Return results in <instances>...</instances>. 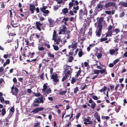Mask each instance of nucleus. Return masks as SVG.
Segmentation results:
<instances>
[{"instance_id": "nucleus-6", "label": "nucleus", "mask_w": 127, "mask_h": 127, "mask_svg": "<svg viewBox=\"0 0 127 127\" xmlns=\"http://www.w3.org/2000/svg\"><path fill=\"white\" fill-rule=\"evenodd\" d=\"M48 21L49 23L50 27H53L55 25V22L54 20L51 18H48Z\"/></svg>"}, {"instance_id": "nucleus-29", "label": "nucleus", "mask_w": 127, "mask_h": 127, "mask_svg": "<svg viewBox=\"0 0 127 127\" xmlns=\"http://www.w3.org/2000/svg\"><path fill=\"white\" fill-rule=\"evenodd\" d=\"M39 112L38 109L36 108L32 111V113H33L34 114H36L38 113Z\"/></svg>"}, {"instance_id": "nucleus-40", "label": "nucleus", "mask_w": 127, "mask_h": 127, "mask_svg": "<svg viewBox=\"0 0 127 127\" xmlns=\"http://www.w3.org/2000/svg\"><path fill=\"white\" fill-rule=\"evenodd\" d=\"M125 14V12H124L123 11L120 13L119 15V17H120L122 18L124 16Z\"/></svg>"}, {"instance_id": "nucleus-20", "label": "nucleus", "mask_w": 127, "mask_h": 127, "mask_svg": "<svg viewBox=\"0 0 127 127\" xmlns=\"http://www.w3.org/2000/svg\"><path fill=\"white\" fill-rule=\"evenodd\" d=\"M53 81H54L53 83L54 85H56L57 83H59V80L57 78L54 79L53 80Z\"/></svg>"}, {"instance_id": "nucleus-59", "label": "nucleus", "mask_w": 127, "mask_h": 127, "mask_svg": "<svg viewBox=\"0 0 127 127\" xmlns=\"http://www.w3.org/2000/svg\"><path fill=\"white\" fill-rule=\"evenodd\" d=\"M39 112L40 111H42L44 109V108L43 107H41L37 108Z\"/></svg>"}, {"instance_id": "nucleus-38", "label": "nucleus", "mask_w": 127, "mask_h": 127, "mask_svg": "<svg viewBox=\"0 0 127 127\" xmlns=\"http://www.w3.org/2000/svg\"><path fill=\"white\" fill-rule=\"evenodd\" d=\"M33 94L36 96L38 97L40 96L41 95V94L39 92L36 93L34 92Z\"/></svg>"}, {"instance_id": "nucleus-18", "label": "nucleus", "mask_w": 127, "mask_h": 127, "mask_svg": "<svg viewBox=\"0 0 127 127\" xmlns=\"http://www.w3.org/2000/svg\"><path fill=\"white\" fill-rule=\"evenodd\" d=\"M103 4H98L96 8H98L100 9V10H102L103 9Z\"/></svg>"}, {"instance_id": "nucleus-27", "label": "nucleus", "mask_w": 127, "mask_h": 127, "mask_svg": "<svg viewBox=\"0 0 127 127\" xmlns=\"http://www.w3.org/2000/svg\"><path fill=\"white\" fill-rule=\"evenodd\" d=\"M47 8V6H43L42 7L40 8V11L42 12V11H43L44 10H45Z\"/></svg>"}, {"instance_id": "nucleus-31", "label": "nucleus", "mask_w": 127, "mask_h": 127, "mask_svg": "<svg viewBox=\"0 0 127 127\" xmlns=\"http://www.w3.org/2000/svg\"><path fill=\"white\" fill-rule=\"evenodd\" d=\"M77 80V79L76 78H75L74 77L72 78L71 83L72 84H73Z\"/></svg>"}, {"instance_id": "nucleus-48", "label": "nucleus", "mask_w": 127, "mask_h": 127, "mask_svg": "<svg viewBox=\"0 0 127 127\" xmlns=\"http://www.w3.org/2000/svg\"><path fill=\"white\" fill-rule=\"evenodd\" d=\"M110 54L111 55L115 53V50L114 49L110 50H109Z\"/></svg>"}, {"instance_id": "nucleus-16", "label": "nucleus", "mask_w": 127, "mask_h": 127, "mask_svg": "<svg viewBox=\"0 0 127 127\" xmlns=\"http://www.w3.org/2000/svg\"><path fill=\"white\" fill-rule=\"evenodd\" d=\"M104 18L100 17L99 20L97 21L98 24V25H102L101 23L103 20Z\"/></svg>"}, {"instance_id": "nucleus-62", "label": "nucleus", "mask_w": 127, "mask_h": 127, "mask_svg": "<svg viewBox=\"0 0 127 127\" xmlns=\"http://www.w3.org/2000/svg\"><path fill=\"white\" fill-rule=\"evenodd\" d=\"M92 97L93 99L95 100H97L98 99L97 97L96 96L93 95Z\"/></svg>"}, {"instance_id": "nucleus-53", "label": "nucleus", "mask_w": 127, "mask_h": 127, "mask_svg": "<svg viewBox=\"0 0 127 127\" xmlns=\"http://www.w3.org/2000/svg\"><path fill=\"white\" fill-rule=\"evenodd\" d=\"M107 39V38L105 37L103 38H101L100 40V41L101 42H102L103 41L106 40Z\"/></svg>"}, {"instance_id": "nucleus-34", "label": "nucleus", "mask_w": 127, "mask_h": 127, "mask_svg": "<svg viewBox=\"0 0 127 127\" xmlns=\"http://www.w3.org/2000/svg\"><path fill=\"white\" fill-rule=\"evenodd\" d=\"M121 57H120L119 59H116L113 62V64H115L118 62H119L120 61V59L121 58Z\"/></svg>"}, {"instance_id": "nucleus-33", "label": "nucleus", "mask_w": 127, "mask_h": 127, "mask_svg": "<svg viewBox=\"0 0 127 127\" xmlns=\"http://www.w3.org/2000/svg\"><path fill=\"white\" fill-rule=\"evenodd\" d=\"M34 103H36L38 104H39V99H38V97L37 98H36L33 101Z\"/></svg>"}, {"instance_id": "nucleus-57", "label": "nucleus", "mask_w": 127, "mask_h": 127, "mask_svg": "<svg viewBox=\"0 0 127 127\" xmlns=\"http://www.w3.org/2000/svg\"><path fill=\"white\" fill-rule=\"evenodd\" d=\"M109 36H112V31H108L107 32Z\"/></svg>"}, {"instance_id": "nucleus-7", "label": "nucleus", "mask_w": 127, "mask_h": 127, "mask_svg": "<svg viewBox=\"0 0 127 127\" xmlns=\"http://www.w3.org/2000/svg\"><path fill=\"white\" fill-rule=\"evenodd\" d=\"M11 24L12 26L14 28H16L18 27L19 25L18 23L16 22L15 21L13 20H11Z\"/></svg>"}, {"instance_id": "nucleus-28", "label": "nucleus", "mask_w": 127, "mask_h": 127, "mask_svg": "<svg viewBox=\"0 0 127 127\" xmlns=\"http://www.w3.org/2000/svg\"><path fill=\"white\" fill-rule=\"evenodd\" d=\"M91 107L92 109H94L95 108L96 106V104L94 101L91 103Z\"/></svg>"}, {"instance_id": "nucleus-13", "label": "nucleus", "mask_w": 127, "mask_h": 127, "mask_svg": "<svg viewBox=\"0 0 127 127\" xmlns=\"http://www.w3.org/2000/svg\"><path fill=\"white\" fill-rule=\"evenodd\" d=\"M29 51V52H28L27 55V56L28 57H29L30 56L31 58H33L35 54V53L34 52H33L31 54V52H30Z\"/></svg>"}, {"instance_id": "nucleus-24", "label": "nucleus", "mask_w": 127, "mask_h": 127, "mask_svg": "<svg viewBox=\"0 0 127 127\" xmlns=\"http://www.w3.org/2000/svg\"><path fill=\"white\" fill-rule=\"evenodd\" d=\"M61 7L60 5H54L53 6V9L55 10H58V8Z\"/></svg>"}, {"instance_id": "nucleus-61", "label": "nucleus", "mask_w": 127, "mask_h": 127, "mask_svg": "<svg viewBox=\"0 0 127 127\" xmlns=\"http://www.w3.org/2000/svg\"><path fill=\"white\" fill-rule=\"evenodd\" d=\"M105 71H106V70H105L104 69H103L99 70V72H100V73L102 74L105 73Z\"/></svg>"}, {"instance_id": "nucleus-2", "label": "nucleus", "mask_w": 127, "mask_h": 127, "mask_svg": "<svg viewBox=\"0 0 127 127\" xmlns=\"http://www.w3.org/2000/svg\"><path fill=\"white\" fill-rule=\"evenodd\" d=\"M102 29V25H98L96 28V30L95 32L96 35L98 37H100Z\"/></svg>"}, {"instance_id": "nucleus-23", "label": "nucleus", "mask_w": 127, "mask_h": 127, "mask_svg": "<svg viewBox=\"0 0 127 127\" xmlns=\"http://www.w3.org/2000/svg\"><path fill=\"white\" fill-rule=\"evenodd\" d=\"M69 9L70 10L71 9V7L73 5H75V4H73V3L72 2H70L68 4Z\"/></svg>"}, {"instance_id": "nucleus-43", "label": "nucleus", "mask_w": 127, "mask_h": 127, "mask_svg": "<svg viewBox=\"0 0 127 127\" xmlns=\"http://www.w3.org/2000/svg\"><path fill=\"white\" fill-rule=\"evenodd\" d=\"M51 90L50 89V88L48 89L47 90L46 92L45 93V94H49L50 93H51Z\"/></svg>"}, {"instance_id": "nucleus-58", "label": "nucleus", "mask_w": 127, "mask_h": 127, "mask_svg": "<svg viewBox=\"0 0 127 127\" xmlns=\"http://www.w3.org/2000/svg\"><path fill=\"white\" fill-rule=\"evenodd\" d=\"M45 45L48 48H49L50 47V46L49 44L45 43H44Z\"/></svg>"}, {"instance_id": "nucleus-5", "label": "nucleus", "mask_w": 127, "mask_h": 127, "mask_svg": "<svg viewBox=\"0 0 127 127\" xmlns=\"http://www.w3.org/2000/svg\"><path fill=\"white\" fill-rule=\"evenodd\" d=\"M39 22L36 21L35 23V26H36L37 29L39 31H40L41 30V28L42 27V24L40 23Z\"/></svg>"}, {"instance_id": "nucleus-9", "label": "nucleus", "mask_w": 127, "mask_h": 127, "mask_svg": "<svg viewBox=\"0 0 127 127\" xmlns=\"http://www.w3.org/2000/svg\"><path fill=\"white\" fill-rule=\"evenodd\" d=\"M71 47L73 51L77 47V43L75 41H74L72 43Z\"/></svg>"}, {"instance_id": "nucleus-1", "label": "nucleus", "mask_w": 127, "mask_h": 127, "mask_svg": "<svg viewBox=\"0 0 127 127\" xmlns=\"http://www.w3.org/2000/svg\"><path fill=\"white\" fill-rule=\"evenodd\" d=\"M73 69L70 66L68 65L64 68V73L65 75L69 76L72 72Z\"/></svg>"}, {"instance_id": "nucleus-4", "label": "nucleus", "mask_w": 127, "mask_h": 127, "mask_svg": "<svg viewBox=\"0 0 127 127\" xmlns=\"http://www.w3.org/2000/svg\"><path fill=\"white\" fill-rule=\"evenodd\" d=\"M116 3L114 2H108L105 4V7L108 8L111 6L115 7L116 6Z\"/></svg>"}, {"instance_id": "nucleus-37", "label": "nucleus", "mask_w": 127, "mask_h": 127, "mask_svg": "<svg viewBox=\"0 0 127 127\" xmlns=\"http://www.w3.org/2000/svg\"><path fill=\"white\" fill-rule=\"evenodd\" d=\"M12 10H14V9H12V8H11V10H8V11H9V12H10V18H12ZM13 12H15H15L13 11Z\"/></svg>"}, {"instance_id": "nucleus-50", "label": "nucleus", "mask_w": 127, "mask_h": 127, "mask_svg": "<svg viewBox=\"0 0 127 127\" xmlns=\"http://www.w3.org/2000/svg\"><path fill=\"white\" fill-rule=\"evenodd\" d=\"M14 106L12 107L10 109V112H12V113H13L14 112Z\"/></svg>"}, {"instance_id": "nucleus-49", "label": "nucleus", "mask_w": 127, "mask_h": 127, "mask_svg": "<svg viewBox=\"0 0 127 127\" xmlns=\"http://www.w3.org/2000/svg\"><path fill=\"white\" fill-rule=\"evenodd\" d=\"M78 90V88L77 87H76V88L74 89V93L76 94Z\"/></svg>"}, {"instance_id": "nucleus-42", "label": "nucleus", "mask_w": 127, "mask_h": 127, "mask_svg": "<svg viewBox=\"0 0 127 127\" xmlns=\"http://www.w3.org/2000/svg\"><path fill=\"white\" fill-rule=\"evenodd\" d=\"M87 118H84V120L86 121V122H88L89 121L90 119V117L89 116H88L87 117Z\"/></svg>"}, {"instance_id": "nucleus-46", "label": "nucleus", "mask_w": 127, "mask_h": 127, "mask_svg": "<svg viewBox=\"0 0 127 127\" xmlns=\"http://www.w3.org/2000/svg\"><path fill=\"white\" fill-rule=\"evenodd\" d=\"M54 49L55 51H57L59 49V48L57 46L53 45Z\"/></svg>"}, {"instance_id": "nucleus-44", "label": "nucleus", "mask_w": 127, "mask_h": 127, "mask_svg": "<svg viewBox=\"0 0 127 127\" xmlns=\"http://www.w3.org/2000/svg\"><path fill=\"white\" fill-rule=\"evenodd\" d=\"M40 123L38 122V123H35L34 126V127H40Z\"/></svg>"}, {"instance_id": "nucleus-39", "label": "nucleus", "mask_w": 127, "mask_h": 127, "mask_svg": "<svg viewBox=\"0 0 127 127\" xmlns=\"http://www.w3.org/2000/svg\"><path fill=\"white\" fill-rule=\"evenodd\" d=\"M38 50L40 51L43 50L45 49V48L42 47H40L39 46L38 47Z\"/></svg>"}, {"instance_id": "nucleus-3", "label": "nucleus", "mask_w": 127, "mask_h": 127, "mask_svg": "<svg viewBox=\"0 0 127 127\" xmlns=\"http://www.w3.org/2000/svg\"><path fill=\"white\" fill-rule=\"evenodd\" d=\"M32 41L31 39V38H26L25 39V42H26L25 44L26 45H27V47L28 46H32V47L34 46V42H32L30 43L31 41Z\"/></svg>"}, {"instance_id": "nucleus-56", "label": "nucleus", "mask_w": 127, "mask_h": 127, "mask_svg": "<svg viewBox=\"0 0 127 127\" xmlns=\"http://www.w3.org/2000/svg\"><path fill=\"white\" fill-rule=\"evenodd\" d=\"M66 93V91H61L59 93V94L61 95H64Z\"/></svg>"}, {"instance_id": "nucleus-35", "label": "nucleus", "mask_w": 127, "mask_h": 127, "mask_svg": "<svg viewBox=\"0 0 127 127\" xmlns=\"http://www.w3.org/2000/svg\"><path fill=\"white\" fill-rule=\"evenodd\" d=\"M73 59V58L72 56H70L68 59V61L69 62H71Z\"/></svg>"}, {"instance_id": "nucleus-63", "label": "nucleus", "mask_w": 127, "mask_h": 127, "mask_svg": "<svg viewBox=\"0 0 127 127\" xmlns=\"http://www.w3.org/2000/svg\"><path fill=\"white\" fill-rule=\"evenodd\" d=\"M42 12L45 14H48L49 12V11L48 10H45L43 11H42Z\"/></svg>"}, {"instance_id": "nucleus-41", "label": "nucleus", "mask_w": 127, "mask_h": 127, "mask_svg": "<svg viewBox=\"0 0 127 127\" xmlns=\"http://www.w3.org/2000/svg\"><path fill=\"white\" fill-rule=\"evenodd\" d=\"M6 113V110L5 109H2V110L1 114L2 116L4 115Z\"/></svg>"}, {"instance_id": "nucleus-60", "label": "nucleus", "mask_w": 127, "mask_h": 127, "mask_svg": "<svg viewBox=\"0 0 127 127\" xmlns=\"http://www.w3.org/2000/svg\"><path fill=\"white\" fill-rule=\"evenodd\" d=\"M55 1L57 2L58 4H60L63 2L62 0H55Z\"/></svg>"}, {"instance_id": "nucleus-45", "label": "nucleus", "mask_w": 127, "mask_h": 127, "mask_svg": "<svg viewBox=\"0 0 127 127\" xmlns=\"http://www.w3.org/2000/svg\"><path fill=\"white\" fill-rule=\"evenodd\" d=\"M101 118L102 119H106L108 120L110 118L108 116H102L101 117Z\"/></svg>"}, {"instance_id": "nucleus-47", "label": "nucleus", "mask_w": 127, "mask_h": 127, "mask_svg": "<svg viewBox=\"0 0 127 127\" xmlns=\"http://www.w3.org/2000/svg\"><path fill=\"white\" fill-rule=\"evenodd\" d=\"M60 40L61 39L60 38L57 39V38H56V40H55L56 41H54L56 42L55 43L56 44H59L60 43Z\"/></svg>"}, {"instance_id": "nucleus-14", "label": "nucleus", "mask_w": 127, "mask_h": 127, "mask_svg": "<svg viewBox=\"0 0 127 127\" xmlns=\"http://www.w3.org/2000/svg\"><path fill=\"white\" fill-rule=\"evenodd\" d=\"M62 13L63 14L65 15L68 13V9L67 8H65L62 10Z\"/></svg>"}, {"instance_id": "nucleus-36", "label": "nucleus", "mask_w": 127, "mask_h": 127, "mask_svg": "<svg viewBox=\"0 0 127 127\" xmlns=\"http://www.w3.org/2000/svg\"><path fill=\"white\" fill-rule=\"evenodd\" d=\"M65 76H64L62 78V81H64L69 76L68 75H65Z\"/></svg>"}, {"instance_id": "nucleus-54", "label": "nucleus", "mask_w": 127, "mask_h": 127, "mask_svg": "<svg viewBox=\"0 0 127 127\" xmlns=\"http://www.w3.org/2000/svg\"><path fill=\"white\" fill-rule=\"evenodd\" d=\"M32 105L33 106V107H37L39 105L37 103H34V102H33V104H32Z\"/></svg>"}, {"instance_id": "nucleus-11", "label": "nucleus", "mask_w": 127, "mask_h": 127, "mask_svg": "<svg viewBox=\"0 0 127 127\" xmlns=\"http://www.w3.org/2000/svg\"><path fill=\"white\" fill-rule=\"evenodd\" d=\"M11 92L13 95H14L16 96H17L18 93V88L16 87H15L14 91H11Z\"/></svg>"}, {"instance_id": "nucleus-51", "label": "nucleus", "mask_w": 127, "mask_h": 127, "mask_svg": "<svg viewBox=\"0 0 127 127\" xmlns=\"http://www.w3.org/2000/svg\"><path fill=\"white\" fill-rule=\"evenodd\" d=\"M102 56V54L101 53H98V55L97 56V57L98 59L101 58Z\"/></svg>"}, {"instance_id": "nucleus-52", "label": "nucleus", "mask_w": 127, "mask_h": 127, "mask_svg": "<svg viewBox=\"0 0 127 127\" xmlns=\"http://www.w3.org/2000/svg\"><path fill=\"white\" fill-rule=\"evenodd\" d=\"M92 34V30L91 29H90L89 30V32H88V34L89 35H90L91 36Z\"/></svg>"}, {"instance_id": "nucleus-10", "label": "nucleus", "mask_w": 127, "mask_h": 127, "mask_svg": "<svg viewBox=\"0 0 127 127\" xmlns=\"http://www.w3.org/2000/svg\"><path fill=\"white\" fill-rule=\"evenodd\" d=\"M30 10L31 11L32 13H33L34 12V10L35 9V7L34 5L30 4Z\"/></svg>"}, {"instance_id": "nucleus-15", "label": "nucleus", "mask_w": 127, "mask_h": 127, "mask_svg": "<svg viewBox=\"0 0 127 127\" xmlns=\"http://www.w3.org/2000/svg\"><path fill=\"white\" fill-rule=\"evenodd\" d=\"M57 36L56 35V32L55 30H54L53 32L52 40L55 41L56 38H57Z\"/></svg>"}, {"instance_id": "nucleus-25", "label": "nucleus", "mask_w": 127, "mask_h": 127, "mask_svg": "<svg viewBox=\"0 0 127 127\" xmlns=\"http://www.w3.org/2000/svg\"><path fill=\"white\" fill-rule=\"evenodd\" d=\"M120 3L125 7H127V3L124 2H121Z\"/></svg>"}, {"instance_id": "nucleus-26", "label": "nucleus", "mask_w": 127, "mask_h": 127, "mask_svg": "<svg viewBox=\"0 0 127 127\" xmlns=\"http://www.w3.org/2000/svg\"><path fill=\"white\" fill-rule=\"evenodd\" d=\"M83 54L82 50V49H80L78 53V56L79 57H81L82 56Z\"/></svg>"}, {"instance_id": "nucleus-55", "label": "nucleus", "mask_w": 127, "mask_h": 127, "mask_svg": "<svg viewBox=\"0 0 127 127\" xmlns=\"http://www.w3.org/2000/svg\"><path fill=\"white\" fill-rule=\"evenodd\" d=\"M48 56L49 57H50L51 58H54V55L53 54H51L50 53H47Z\"/></svg>"}, {"instance_id": "nucleus-30", "label": "nucleus", "mask_w": 127, "mask_h": 127, "mask_svg": "<svg viewBox=\"0 0 127 127\" xmlns=\"http://www.w3.org/2000/svg\"><path fill=\"white\" fill-rule=\"evenodd\" d=\"M88 12L86 8H85V9L83 11V15H86L87 16V15Z\"/></svg>"}, {"instance_id": "nucleus-64", "label": "nucleus", "mask_w": 127, "mask_h": 127, "mask_svg": "<svg viewBox=\"0 0 127 127\" xmlns=\"http://www.w3.org/2000/svg\"><path fill=\"white\" fill-rule=\"evenodd\" d=\"M81 115V114L80 113H79L77 114L76 116V119H78L79 117Z\"/></svg>"}, {"instance_id": "nucleus-12", "label": "nucleus", "mask_w": 127, "mask_h": 127, "mask_svg": "<svg viewBox=\"0 0 127 127\" xmlns=\"http://www.w3.org/2000/svg\"><path fill=\"white\" fill-rule=\"evenodd\" d=\"M83 12V10L82 9H80L79 11V19L80 20L83 19L82 18V17L83 16V15L82 14Z\"/></svg>"}, {"instance_id": "nucleus-22", "label": "nucleus", "mask_w": 127, "mask_h": 127, "mask_svg": "<svg viewBox=\"0 0 127 127\" xmlns=\"http://www.w3.org/2000/svg\"><path fill=\"white\" fill-rule=\"evenodd\" d=\"M57 77V74L56 73L55 75L52 74L51 75V79L53 80Z\"/></svg>"}, {"instance_id": "nucleus-21", "label": "nucleus", "mask_w": 127, "mask_h": 127, "mask_svg": "<svg viewBox=\"0 0 127 127\" xmlns=\"http://www.w3.org/2000/svg\"><path fill=\"white\" fill-rule=\"evenodd\" d=\"M81 72V70L80 69L78 71L77 74L75 75V77L76 78H77L78 77Z\"/></svg>"}, {"instance_id": "nucleus-32", "label": "nucleus", "mask_w": 127, "mask_h": 127, "mask_svg": "<svg viewBox=\"0 0 127 127\" xmlns=\"http://www.w3.org/2000/svg\"><path fill=\"white\" fill-rule=\"evenodd\" d=\"M43 97L42 96L41 97H38V99L40 100L39 101V103H43L44 102V100L43 99Z\"/></svg>"}, {"instance_id": "nucleus-8", "label": "nucleus", "mask_w": 127, "mask_h": 127, "mask_svg": "<svg viewBox=\"0 0 127 127\" xmlns=\"http://www.w3.org/2000/svg\"><path fill=\"white\" fill-rule=\"evenodd\" d=\"M94 116L98 122L100 123V120L99 114L97 112H96L94 114Z\"/></svg>"}, {"instance_id": "nucleus-19", "label": "nucleus", "mask_w": 127, "mask_h": 127, "mask_svg": "<svg viewBox=\"0 0 127 127\" xmlns=\"http://www.w3.org/2000/svg\"><path fill=\"white\" fill-rule=\"evenodd\" d=\"M43 89L42 90V91L43 92H45L46 91V90L47 88V86L45 84H44L43 85Z\"/></svg>"}, {"instance_id": "nucleus-17", "label": "nucleus", "mask_w": 127, "mask_h": 127, "mask_svg": "<svg viewBox=\"0 0 127 127\" xmlns=\"http://www.w3.org/2000/svg\"><path fill=\"white\" fill-rule=\"evenodd\" d=\"M66 32V30L63 29H61L60 30V31L59 32V34H64Z\"/></svg>"}]
</instances>
